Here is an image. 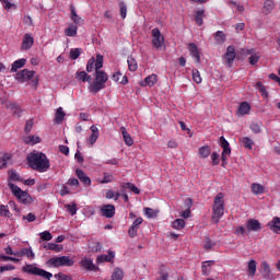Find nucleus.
<instances>
[{
  "label": "nucleus",
  "mask_w": 280,
  "mask_h": 280,
  "mask_svg": "<svg viewBox=\"0 0 280 280\" xmlns=\"http://www.w3.org/2000/svg\"><path fill=\"white\" fill-rule=\"evenodd\" d=\"M26 163L31 170L35 172L45 173L51 167L49 158L40 151H33L27 154Z\"/></svg>",
  "instance_id": "1"
},
{
  "label": "nucleus",
  "mask_w": 280,
  "mask_h": 280,
  "mask_svg": "<svg viewBox=\"0 0 280 280\" xmlns=\"http://www.w3.org/2000/svg\"><path fill=\"white\" fill-rule=\"evenodd\" d=\"M224 195L222 192L217 194L212 205V222L218 224L224 215Z\"/></svg>",
  "instance_id": "2"
},
{
  "label": "nucleus",
  "mask_w": 280,
  "mask_h": 280,
  "mask_svg": "<svg viewBox=\"0 0 280 280\" xmlns=\"http://www.w3.org/2000/svg\"><path fill=\"white\" fill-rule=\"evenodd\" d=\"M106 82H108V74L103 70H96L95 81L89 86L90 93H93V95L100 93V91L106 89Z\"/></svg>",
  "instance_id": "3"
},
{
  "label": "nucleus",
  "mask_w": 280,
  "mask_h": 280,
  "mask_svg": "<svg viewBox=\"0 0 280 280\" xmlns=\"http://www.w3.org/2000/svg\"><path fill=\"white\" fill-rule=\"evenodd\" d=\"M9 189H11L13 196H15V198H18V200L22 203V205H26L30 206L32 202H34V199L32 198V195L28 194L27 191H24L23 189H21V187L16 186L13 183H8Z\"/></svg>",
  "instance_id": "4"
},
{
  "label": "nucleus",
  "mask_w": 280,
  "mask_h": 280,
  "mask_svg": "<svg viewBox=\"0 0 280 280\" xmlns=\"http://www.w3.org/2000/svg\"><path fill=\"white\" fill-rule=\"evenodd\" d=\"M22 272H25L26 275H33L34 277H42V279H47V280H51V278L54 277V273L45 269H40L36 267V265H32V264L23 266Z\"/></svg>",
  "instance_id": "5"
},
{
  "label": "nucleus",
  "mask_w": 280,
  "mask_h": 280,
  "mask_svg": "<svg viewBox=\"0 0 280 280\" xmlns=\"http://www.w3.org/2000/svg\"><path fill=\"white\" fill-rule=\"evenodd\" d=\"M73 264H75V261L69 258V256L52 257L47 260V266H49V268L71 267Z\"/></svg>",
  "instance_id": "6"
},
{
  "label": "nucleus",
  "mask_w": 280,
  "mask_h": 280,
  "mask_svg": "<svg viewBox=\"0 0 280 280\" xmlns=\"http://www.w3.org/2000/svg\"><path fill=\"white\" fill-rule=\"evenodd\" d=\"M152 34V46L154 49H161L163 45H165V37L163 34H161V30L159 27H155L151 32Z\"/></svg>",
  "instance_id": "7"
},
{
  "label": "nucleus",
  "mask_w": 280,
  "mask_h": 280,
  "mask_svg": "<svg viewBox=\"0 0 280 280\" xmlns=\"http://www.w3.org/2000/svg\"><path fill=\"white\" fill-rule=\"evenodd\" d=\"M34 75H36V72L34 70H21L15 74V80H18V82H30V80H32L34 78Z\"/></svg>",
  "instance_id": "8"
},
{
  "label": "nucleus",
  "mask_w": 280,
  "mask_h": 280,
  "mask_svg": "<svg viewBox=\"0 0 280 280\" xmlns=\"http://www.w3.org/2000/svg\"><path fill=\"white\" fill-rule=\"evenodd\" d=\"M80 266L81 268L88 270L89 272H97V270H100V267L95 266V264H93V259L91 258H83L80 261Z\"/></svg>",
  "instance_id": "9"
},
{
  "label": "nucleus",
  "mask_w": 280,
  "mask_h": 280,
  "mask_svg": "<svg viewBox=\"0 0 280 280\" xmlns=\"http://www.w3.org/2000/svg\"><path fill=\"white\" fill-rule=\"evenodd\" d=\"M141 224H143V218L139 217L132 222L128 230L129 237H137V233H139V226H141Z\"/></svg>",
  "instance_id": "10"
},
{
  "label": "nucleus",
  "mask_w": 280,
  "mask_h": 280,
  "mask_svg": "<svg viewBox=\"0 0 280 280\" xmlns=\"http://www.w3.org/2000/svg\"><path fill=\"white\" fill-rule=\"evenodd\" d=\"M247 233H256L261 231V223L257 219H249L246 221Z\"/></svg>",
  "instance_id": "11"
},
{
  "label": "nucleus",
  "mask_w": 280,
  "mask_h": 280,
  "mask_svg": "<svg viewBox=\"0 0 280 280\" xmlns=\"http://www.w3.org/2000/svg\"><path fill=\"white\" fill-rule=\"evenodd\" d=\"M236 54H235V46H229L226 48V52H225V62L228 65V67H233V62L235 60Z\"/></svg>",
  "instance_id": "12"
},
{
  "label": "nucleus",
  "mask_w": 280,
  "mask_h": 280,
  "mask_svg": "<svg viewBox=\"0 0 280 280\" xmlns=\"http://www.w3.org/2000/svg\"><path fill=\"white\" fill-rule=\"evenodd\" d=\"M188 50L191 58H194L195 62L197 65H200V50L198 49V45H196V43H190L188 45Z\"/></svg>",
  "instance_id": "13"
},
{
  "label": "nucleus",
  "mask_w": 280,
  "mask_h": 280,
  "mask_svg": "<svg viewBox=\"0 0 280 280\" xmlns=\"http://www.w3.org/2000/svg\"><path fill=\"white\" fill-rule=\"evenodd\" d=\"M101 213L103 218H115V207L113 205H103Z\"/></svg>",
  "instance_id": "14"
},
{
  "label": "nucleus",
  "mask_w": 280,
  "mask_h": 280,
  "mask_svg": "<svg viewBox=\"0 0 280 280\" xmlns=\"http://www.w3.org/2000/svg\"><path fill=\"white\" fill-rule=\"evenodd\" d=\"M114 259H115V252L108 250V255L103 254L97 256L96 264H104V261L113 264Z\"/></svg>",
  "instance_id": "15"
},
{
  "label": "nucleus",
  "mask_w": 280,
  "mask_h": 280,
  "mask_svg": "<svg viewBox=\"0 0 280 280\" xmlns=\"http://www.w3.org/2000/svg\"><path fill=\"white\" fill-rule=\"evenodd\" d=\"M159 82V77L156 74H151L140 82V86H154Z\"/></svg>",
  "instance_id": "16"
},
{
  "label": "nucleus",
  "mask_w": 280,
  "mask_h": 280,
  "mask_svg": "<svg viewBox=\"0 0 280 280\" xmlns=\"http://www.w3.org/2000/svg\"><path fill=\"white\" fill-rule=\"evenodd\" d=\"M120 132L122 135V139L126 145H128L129 148L131 145H135V140H132V137L130 136V133H128V130L126 129V127H120Z\"/></svg>",
  "instance_id": "17"
},
{
  "label": "nucleus",
  "mask_w": 280,
  "mask_h": 280,
  "mask_svg": "<svg viewBox=\"0 0 280 280\" xmlns=\"http://www.w3.org/2000/svg\"><path fill=\"white\" fill-rule=\"evenodd\" d=\"M260 270L264 279H270L272 271L270 270V265H268V261H262L260 264Z\"/></svg>",
  "instance_id": "18"
},
{
  "label": "nucleus",
  "mask_w": 280,
  "mask_h": 280,
  "mask_svg": "<svg viewBox=\"0 0 280 280\" xmlns=\"http://www.w3.org/2000/svg\"><path fill=\"white\" fill-rule=\"evenodd\" d=\"M91 136H90V143L91 145H95V142L97 141V139H100V129L97 128V126L92 125L91 128Z\"/></svg>",
  "instance_id": "19"
},
{
  "label": "nucleus",
  "mask_w": 280,
  "mask_h": 280,
  "mask_svg": "<svg viewBox=\"0 0 280 280\" xmlns=\"http://www.w3.org/2000/svg\"><path fill=\"white\" fill-rule=\"evenodd\" d=\"M26 62H27V59L25 58L15 60L11 66V72L16 73L19 69H23V67H25Z\"/></svg>",
  "instance_id": "20"
},
{
  "label": "nucleus",
  "mask_w": 280,
  "mask_h": 280,
  "mask_svg": "<svg viewBox=\"0 0 280 280\" xmlns=\"http://www.w3.org/2000/svg\"><path fill=\"white\" fill-rule=\"evenodd\" d=\"M268 226L270 228V231L280 235V218L279 217H275L271 220V222L268 223Z\"/></svg>",
  "instance_id": "21"
},
{
  "label": "nucleus",
  "mask_w": 280,
  "mask_h": 280,
  "mask_svg": "<svg viewBox=\"0 0 280 280\" xmlns=\"http://www.w3.org/2000/svg\"><path fill=\"white\" fill-rule=\"evenodd\" d=\"M75 176L83 183V185H91V177L86 176V173L84 171L78 168L75 171Z\"/></svg>",
  "instance_id": "22"
},
{
  "label": "nucleus",
  "mask_w": 280,
  "mask_h": 280,
  "mask_svg": "<svg viewBox=\"0 0 280 280\" xmlns=\"http://www.w3.org/2000/svg\"><path fill=\"white\" fill-rule=\"evenodd\" d=\"M112 80L114 82H119V84H122L125 86V84H128V77L122 75L120 71H117L113 74Z\"/></svg>",
  "instance_id": "23"
},
{
  "label": "nucleus",
  "mask_w": 280,
  "mask_h": 280,
  "mask_svg": "<svg viewBox=\"0 0 280 280\" xmlns=\"http://www.w3.org/2000/svg\"><path fill=\"white\" fill-rule=\"evenodd\" d=\"M215 261L214 260H206L202 262L201 266V272L205 277H208V275L211 272V266H214Z\"/></svg>",
  "instance_id": "24"
},
{
  "label": "nucleus",
  "mask_w": 280,
  "mask_h": 280,
  "mask_svg": "<svg viewBox=\"0 0 280 280\" xmlns=\"http://www.w3.org/2000/svg\"><path fill=\"white\" fill-rule=\"evenodd\" d=\"M34 45V37L30 34H25L22 43V49H32Z\"/></svg>",
  "instance_id": "25"
},
{
  "label": "nucleus",
  "mask_w": 280,
  "mask_h": 280,
  "mask_svg": "<svg viewBox=\"0 0 280 280\" xmlns=\"http://www.w3.org/2000/svg\"><path fill=\"white\" fill-rule=\"evenodd\" d=\"M250 113V104L248 102H243L237 108V115L244 116Z\"/></svg>",
  "instance_id": "26"
},
{
  "label": "nucleus",
  "mask_w": 280,
  "mask_h": 280,
  "mask_svg": "<svg viewBox=\"0 0 280 280\" xmlns=\"http://www.w3.org/2000/svg\"><path fill=\"white\" fill-rule=\"evenodd\" d=\"M23 141L26 145H36L37 143H40L42 139L38 136H26Z\"/></svg>",
  "instance_id": "27"
},
{
  "label": "nucleus",
  "mask_w": 280,
  "mask_h": 280,
  "mask_svg": "<svg viewBox=\"0 0 280 280\" xmlns=\"http://www.w3.org/2000/svg\"><path fill=\"white\" fill-rule=\"evenodd\" d=\"M252 192H254L255 196H260L261 194H265L266 187H264L261 184H252L250 186Z\"/></svg>",
  "instance_id": "28"
},
{
  "label": "nucleus",
  "mask_w": 280,
  "mask_h": 280,
  "mask_svg": "<svg viewBox=\"0 0 280 280\" xmlns=\"http://www.w3.org/2000/svg\"><path fill=\"white\" fill-rule=\"evenodd\" d=\"M75 78L80 82H89L91 83V75L86 73V71H77L75 72Z\"/></svg>",
  "instance_id": "29"
},
{
  "label": "nucleus",
  "mask_w": 280,
  "mask_h": 280,
  "mask_svg": "<svg viewBox=\"0 0 280 280\" xmlns=\"http://www.w3.org/2000/svg\"><path fill=\"white\" fill-rule=\"evenodd\" d=\"M70 10H71V21H73V23L75 25H80L82 23V18H80V15H78V12L75 11V7L71 5L70 7Z\"/></svg>",
  "instance_id": "30"
},
{
  "label": "nucleus",
  "mask_w": 280,
  "mask_h": 280,
  "mask_svg": "<svg viewBox=\"0 0 280 280\" xmlns=\"http://www.w3.org/2000/svg\"><path fill=\"white\" fill-rule=\"evenodd\" d=\"M214 40L217 45H224V43H226V35L224 34V32L218 31L214 34Z\"/></svg>",
  "instance_id": "31"
},
{
  "label": "nucleus",
  "mask_w": 280,
  "mask_h": 280,
  "mask_svg": "<svg viewBox=\"0 0 280 280\" xmlns=\"http://www.w3.org/2000/svg\"><path fill=\"white\" fill-rule=\"evenodd\" d=\"M199 159H208V156L211 154V147L209 145H203L199 148Z\"/></svg>",
  "instance_id": "32"
},
{
  "label": "nucleus",
  "mask_w": 280,
  "mask_h": 280,
  "mask_svg": "<svg viewBox=\"0 0 280 280\" xmlns=\"http://www.w3.org/2000/svg\"><path fill=\"white\" fill-rule=\"evenodd\" d=\"M66 113L65 110L62 109V107H59L57 108V112L55 114V121L57 124H62V121H65V117H66Z\"/></svg>",
  "instance_id": "33"
},
{
  "label": "nucleus",
  "mask_w": 280,
  "mask_h": 280,
  "mask_svg": "<svg viewBox=\"0 0 280 280\" xmlns=\"http://www.w3.org/2000/svg\"><path fill=\"white\" fill-rule=\"evenodd\" d=\"M66 36H78V24H70L65 31Z\"/></svg>",
  "instance_id": "34"
},
{
  "label": "nucleus",
  "mask_w": 280,
  "mask_h": 280,
  "mask_svg": "<svg viewBox=\"0 0 280 280\" xmlns=\"http://www.w3.org/2000/svg\"><path fill=\"white\" fill-rule=\"evenodd\" d=\"M203 16H205V10H198L196 11L195 14V23L196 25H198L199 27H201V25L205 23L203 22Z\"/></svg>",
  "instance_id": "35"
},
{
  "label": "nucleus",
  "mask_w": 280,
  "mask_h": 280,
  "mask_svg": "<svg viewBox=\"0 0 280 280\" xmlns=\"http://www.w3.org/2000/svg\"><path fill=\"white\" fill-rule=\"evenodd\" d=\"M241 141L243 143V148L246 150H253V145H255V141H253V139L249 137H243Z\"/></svg>",
  "instance_id": "36"
},
{
  "label": "nucleus",
  "mask_w": 280,
  "mask_h": 280,
  "mask_svg": "<svg viewBox=\"0 0 280 280\" xmlns=\"http://www.w3.org/2000/svg\"><path fill=\"white\" fill-rule=\"evenodd\" d=\"M127 63H128L129 71H137V69H139V65L137 63V59H135L133 57H128Z\"/></svg>",
  "instance_id": "37"
},
{
  "label": "nucleus",
  "mask_w": 280,
  "mask_h": 280,
  "mask_svg": "<svg viewBox=\"0 0 280 280\" xmlns=\"http://www.w3.org/2000/svg\"><path fill=\"white\" fill-rule=\"evenodd\" d=\"M275 10V2L272 0H266L264 3V12L265 14H270Z\"/></svg>",
  "instance_id": "38"
},
{
  "label": "nucleus",
  "mask_w": 280,
  "mask_h": 280,
  "mask_svg": "<svg viewBox=\"0 0 280 280\" xmlns=\"http://www.w3.org/2000/svg\"><path fill=\"white\" fill-rule=\"evenodd\" d=\"M94 67H95V71H100V69L104 67V56L96 55V60L94 59Z\"/></svg>",
  "instance_id": "39"
},
{
  "label": "nucleus",
  "mask_w": 280,
  "mask_h": 280,
  "mask_svg": "<svg viewBox=\"0 0 280 280\" xmlns=\"http://www.w3.org/2000/svg\"><path fill=\"white\" fill-rule=\"evenodd\" d=\"M172 228L176 231H182V229H185V220L176 219L174 222H172Z\"/></svg>",
  "instance_id": "40"
},
{
  "label": "nucleus",
  "mask_w": 280,
  "mask_h": 280,
  "mask_svg": "<svg viewBox=\"0 0 280 280\" xmlns=\"http://www.w3.org/2000/svg\"><path fill=\"white\" fill-rule=\"evenodd\" d=\"M247 272H248V275H250V277H255V272H257V261L256 260H250L248 262Z\"/></svg>",
  "instance_id": "41"
},
{
  "label": "nucleus",
  "mask_w": 280,
  "mask_h": 280,
  "mask_svg": "<svg viewBox=\"0 0 280 280\" xmlns=\"http://www.w3.org/2000/svg\"><path fill=\"white\" fill-rule=\"evenodd\" d=\"M65 209H67L68 213H70L71 215H75V213H78V203L77 202H72L71 205L67 203L65 206Z\"/></svg>",
  "instance_id": "42"
},
{
  "label": "nucleus",
  "mask_w": 280,
  "mask_h": 280,
  "mask_svg": "<svg viewBox=\"0 0 280 280\" xmlns=\"http://www.w3.org/2000/svg\"><path fill=\"white\" fill-rule=\"evenodd\" d=\"M10 160V154L3 153L0 156V170H4V167H8V161Z\"/></svg>",
  "instance_id": "43"
},
{
  "label": "nucleus",
  "mask_w": 280,
  "mask_h": 280,
  "mask_svg": "<svg viewBox=\"0 0 280 280\" xmlns=\"http://www.w3.org/2000/svg\"><path fill=\"white\" fill-rule=\"evenodd\" d=\"M113 180H115L113 174L104 173L103 179H98V183H101V185H106L108 183H113Z\"/></svg>",
  "instance_id": "44"
},
{
  "label": "nucleus",
  "mask_w": 280,
  "mask_h": 280,
  "mask_svg": "<svg viewBox=\"0 0 280 280\" xmlns=\"http://www.w3.org/2000/svg\"><path fill=\"white\" fill-rule=\"evenodd\" d=\"M112 280H124V270L116 268L112 275Z\"/></svg>",
  "instance_id": "45"
},
{
  "label": "nucleus",
  "mask_w": 280,
  "mask_h": 280,
  "mask_svg": "<svg viewBox=\"0 0 280 280\" xmlns=\"http://www.w3.org/2000/svg\"><path fill=\"white\" fill-rule=\"evenodd\" d=\"M81 54H82V48H72L70 50V59L78 60Z\"/></svg>",
  "instance_id": "46"
},
{
  "label": "nucleus",
  "mask_w": 280,
  "mask_h": 280,
  "mask_svg": "<svg viewBox=\"0 0 280 280\" xmlns=\"http://www.w3.org/2000/svg\"><path fill=\"white\" fill-rule=\"evenodd\" d=\"M22 257H27V259H34L36 255L32 248H22Z\"/></svg>",
  "instance_id": "47"
},
{
  "label": "nucleus",
  "mask_w": 280,
  "mask_h": 280,
  "mask_svg": "<svg viewBox=\"0 0 280 280\" xmlns=\"http://www.w3.org/2000/svg\"><path fill=\"white\" fill-rule=\"evenodd\" d=\"M0 215L2 218H11L12 213H10V208L5 205L0 206Z\"/></svg>",
  "instance_id": "48"
},
{
  "label": "nucleus",
  "mask_w": 280,
  "mask_h": 280,
  "mask_svg": "<svg viewBox=\"0 0 280 280\" xmlns=\"http://www.w3.org/2000/svg\"><path fill=\"white\" fill-rule=\"evenodd\" d=\"M246 234H248V230L244 225L237 226L234 230V235H237V237H240V235L244 237Z\"/></svg>",
  "instance_id": "49"
},
{
  "label": "nucleus",
  "mask_w": 280,
  "mask_h": 280,
  "mask_svg": "<svg viewBox=\"0 0 280 280\" xmlns=\"http://www.w3.org/2000/svg\"><path fill=\"white\" fill-rule=\"evenodd\" d=\"M39 235L43 242H51V240H54V235H51V232L49 231H44L39 233Z\"/></svg>",
  "instance_id": "50"
},
{
  "label": "nucleus",
  "mask_w": 280,
  "mask_h": 280,
  "mask_svg": "<svg viewBox=\"0 0 280 280\" xmlns=\"http://www.w3.org/2000/svg\"><path fill=\"white\" fill-rule=\"evenodd\" d=\"M249 129L254 135H259L261 132V122H252Z\"/></svg>",
  "instance_id": "51"
},
{
  "label": "nucleus",
  "mask_w": 280,
  "mask_h": 280,
  "mask_svg": "<svg viewBox=\"0 0 280 280\" xmlns=\"http://www.w3.org/2000/svg\"><path fill=\"white\" fill-rule=\"evenodd\" d=\"M192 80L196 84H202V77L200 75V71L198 69L192 70Z\"/></svg>",
  "instance_id": "52"
},
{
  "label": "nucleus",
  "mask_w": 280,
  "mask_h": 280,
  "mask_svg": "<svg viewBox=\"0 0 280 280\" xmlns=\"http://www.w3.org/2000/svg\"><path fill=\"white\" fill-rule=\"evenodd\" d=\"M119 8H120V16L121 19H126L128 15V5H126V2H119Z\"/></svg>",
  "instance_id": "53"
},
{
  "label": "nucleus",
  "mask_w": 280,
  "mask_h": 280,
  "mask_svg": "<svg viewBox=\"0 0 280 280\" xmlns=\"http://www.w3.org/2000/svg\"><path fill=\"white\" fill-rule=\"evenodd\" d=\"M256 89L261 93L264 97H268V92L266 91V86L261 82L256 83Z\"/></svg>",
  "instance_id": "54"
},
{
  "label": "nucleus",
  "mask_w": 280,
  "mask_h": 280,
  "mask_svg": "<svg viewBox=\"0 0 280 280\" xmlns=\"http://www.w3.org/2000/svg\"><path fill=\"white\" fill-rule=\"evenodd\" d=\"M94 69H95V58L92 57L91 59H89L86 63V71L88 73H91Z\"/></svg>",
  "instance_id": "55"
},
{
  "label": "nucleus",
  "mask_w": 280,
  "mask_h": 280,
  "mask_svg": "<svg viewBox=\"0 0 280 280\" xmlns=\"http://www.w3.org/2000/svg\"><path fill=\"white\" fill-rule=\"evenodd\" d=\"M125 187H127V189H130V191H132L133 194L140 195L141 190H139L138 187L135 186V184L132 183H126Z\"/></svg>",
  "instance_id": "56"
},
{
  "label": "nucleus",
  "mask_w": 280,
  "mask_h": 280,
  "mask_svg": "<svg viewBox=\"0 0 280 280\" xmlns=\"http://www.w3.org/2000/svg\"><path fill=\"white\" fill-rule=\"evenodd\" d=\"M32 128H34V120L30 119L26 121L25 128H24L26 135H30L32 132Z\"/></svg>",
  "instance_id": "57"
},
{
  "label": "nucleus",
  "mask_w": 280,
  "mask_h": 280,
  "mask_svg": "<svg viewBox=\"0 0 280 280\" xmlns=\"http://www.w3.org/2000/svg\"><path fill=\"white\" fill-rule=\"evenodd\" d=\"M55 279H57V280H73V278H71V276H67L62 272L56 273Z\"/></svg>",
  "instance_id": "58"
},
{
  "label": "nucleus",
  "mask_w": 280,
  "mask_h": 280,
  "mask_svg": "<svg viewBox=\"0 0 280 280\" xmlns=\"http://www.w3.org/2000/svg\"><path fill=\"white\" fill-rule=\"evenodd\" d=\"M220 145L221 148L224 150L226 148H231V144L229 143V141L226 140V138H224V136L220 137Z\"/></svg>",
  "instance_id": "59"
},
{
  "label": "nucleus",
  "mask_w": 280,
  "mask_h": 280,
  "mask_svg": "<svg viewBox=\"0 0 280 280\" xmlns=\"http://www.w3.org/2000/svg\"><path fill=\"white\" fill-rule=\"evenodd\" d=\"M212 165H220V154L213 152L211 154Z\"/></svg>",
  "instance_id": "60"
},
{
  "label": "nucleus",
  "mask_w": 280,
  "mask_h": 280,
  "mask_svg": "<svg viewBox=\"0 0 280 280\" xmlns=\"http://www.w3.org/2000/svg\"><path fill=\"white\" fill-rule=\"evenodd\" d=\"M206 250H211V248H213V243H211V238L210 237H206L205 238V245H203Z\"/></svg>",
  "instance_id": "61"
},
{
  "label": "nucleus",
  "mask_w": 280,
  "mask_h": 280,
  "mask_svg": "<svg viewBox=\"0 0 280 280\" xmlns=\"http://www.w3.org/2000/svg\"><path fill=\"white\" fill-rule=\"evenodd\" d=\"M10 109L13 110L14 115H21V106L16 105V104H11L10 105Z\"/></svg>",
  "instance_id": "62"
},
{
  "label": "nucleus",
  "mask_w": 280,
  "mask_h": 280,
  "mask_svg": "<svg viewBox=\"0 0 280 280\" xmlns=\"http://www.w3.org/2000/svg\"><path fill=\"white\" fill-rule=\"evenodd\" d=\"M168 279H170V273L167 271L161 270L160 277L156 280H168Z\"/></svg>",
  "instance_id": "63"
},
{
  "label": "nucleus",
  "mask_w": 280,
  "mask_h": 280,
  "mask_svg": "<svg viewBox=\"0 0 280 280\" xmlns=\"http://www.w3.org/2000/svg\"><path fill=\"white\" fill-rule=\"evenodd\" d=\"M258 62H259V56H257V55H252V56L249 57V65L255 66V65L258 63Z\"/></svg>",
  "instance_id": "64"
}]
</instances>
